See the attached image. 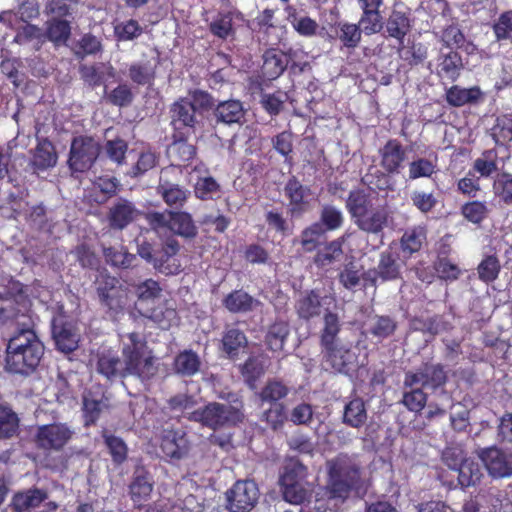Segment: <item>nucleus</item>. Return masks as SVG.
Returning a JSON list of instances; mask_svg holds the SVG:
<instances>
[{"label": "nucleus", "instance_id": "obj_1", "mask_svg": "<svg viewBox=\"0 0 512 512\" xmlns=\"http://www.w3.org/2000/svg\"><path fill=\"white\" fill-rule=\"evenodd\" d=\"M329 485L332 494L343 502L351 492L362 496L367 492L369 478L360 463L347 455H339L328 462Z\"/></svg>", "mask_w": 512, "mask_h": 512}, {"label": "nucleus", "instance_id": "obj_2", "mask_svg": "<svg viewBox=\"0 0 512 512\" xmlns=\"http://www.w3.org/2000/svg\"><path fill=\"white\" fill-rule=\"evenodd\" d=\"M44 345L30 329L19 331L8 341L5 368L16 374H29L40 363Z\"/></svg>", "mask_w": 512, "mask_h": 512}, {"label": "nucleus", "instance_id": "obj_3", "mask_svg": "<svg viewBox=\"0 0 512 512\" xmlns=\"http://www.w3.org/2000/svg\"><path fill=\"white\" fill-rule=\"evenodd\" d=\"M123 374L148 380L157 373V366L152 351L145 339L132 332L121 337Z\"/></svg>", "mask_w": 512, "mask_h": 512}, {"label": "nucleus", "instance_id": "obj_4", "mask_svg": "<svg viewBox=\"0 0 512 512\" xmlns=\"http://www.w3.org/2000/svg\"><path fill=\"white\" fill-rule=\"evenodd\" d=\"M307 468L299 461L290 460L283 468L279 484L284 500L293 505H302L313 492L307 480Z\"/></svg>", "mask_w": 512, "mask_h": 512}, {"label": "nucleus", "instance_id": "obj_5", "mask_svg": "<svg viewBox=\"0 0 512 512\" xmlns=\"http://www.w3.org/2000/svg\"><path fill=\"white\" fill-rule=\"evenodd\" d=\"M189 418L209 428L216 429L240 422L243 414L235 407L213 402L193 411Z\"/></svg>", "mask_w": 512, "mask_h": 512}, {"label": "nucleus", "instance_id": "obj_6", "mask_svg": "<svg viewBox=\"0 0 512 512\" xmlns=\"http://www.w3.org/2000/svg\"><path fill=\"white\" fill-rule=\"evenodd\" d=\"M447 381V373L444 367L438 363H425L408 371L404 378V387L419 386L435 390L442 387Z\"/></svg>", "mask_w": 512, "mask_h": 512}, {"label": "nucleus", "instance_id": "obj_7", "mask_svg": "<svg viewBox=\"0 0 512 512\" xmlns=\"http://www.w3.org/2000/svg\"><path fill=\"white\" fill-rule=\"evenodd\" d=\"M99 154L98 143L89 137H76L70 149L69 166L73 171L83 172L89 169Z\"/></svg>", "mask_w": 512, "mask_h": 512}, {"label": "nucleus", "instance_id": "obj_8", "mask_svg": "<svg viewBox=\"0 0 512 512\" xmlns=\"http://www.w3.org/2000/svg\"><path fill=\"white\" fill-rule=\"evenodd\" d=\"M259 498V490L254 481L245 480L236 482L227 493V500L231 512H249L253 509Z\"/></svg>", "mask_w": 512, "mask_h": 512}, {"label": "nucleus", "instance_id": "obj_9", "mask_svg": "<svg viewBox=\"0 0 512 512\" xmlns=\"http://www.w3.org/2000/svg\"><path fill=\"white\" fill-rule=\"evenodd\" d=\"M74 431L63 423L42 425L36 433V444L45 450L58 451L72 438Z\"/></svg>", "mask_w": 512, "mask_h": 512}, {"label": "nucleus", "instance_id": "obj_10", "mask_svg": "<svg viewBox=\"0 0 512 512\" xmlns=\"http://www.w3.org/2000/svg\"><path fill=\"white\" fill-rule=\"evenodd\" d=\"M479 457L491 477L504 478L512 475V452L490 447L481 450Z\"/></svg>", "mask_w": 512, "mask_h": 512}, {"label": "nucleus", "instance_id": "obj_11", "mask_svg": "<svg viewBox=\"0 0 512 512\" xmlns=\"http://www.w3.org/2000/svg\"><path fill=\"white\" fill-rule=\"evenodd\" d=\"M380 165L389 174H399L406 160V149L396 139H391L379 150Z\"/></svg>", "mask_w": 512, "mask_h": 512}, {"label": "nucleus", "instance_id": "obj_12", "mask_svg": "<svg viewBox=\"0 0 512 512\" xmlns=\"http://www.w3.org/2000/svg\"><path fill=\"white\" fill-rule=\"evenodd\" d=\"M325 350L326 361L335 371L347 374L356 367L355 352L345 346L334 344Z\"/></svg>", "mask_w": 512, "mask_h": 512}, {"label": "nucleus", "instance_id": "obj_13", "mask_svg": "<svg viewBox=\"0 0 512 512\" xmlns=\"http://www.w3.org/2000/svg\"><path fill=\"white\" fill-rule=\"evenodd\" d=\"M160 447L165 456L180 459L188 453L189 442L181 430H164Z\"/></svg>", "mask_w": 512, "mask_h": 512}, {"label": "nucleus", "instance_id": "obj_14", "mask_svg": "<svg viewBox=\"0 0 512 512\" xmlns=\"http://www.w3.org/2000/svg\"><path fill=\"white\" fill-rule=\"evenodd\" d=\"M53 337L59 350L65 353L74 351L78 347L79 332L70 322L55 320L53 323Z\"/></svg>", "mask_w": 512, "mask_h": 512}, {"label": "nucleus", "instance_id": "obj_15", "mask_svg": "<svg viewBox=\"0 0 512 512\" xmlns=\"http://www.w3.org/2000/svg\"><path fill=\"white\" fill-rule=\"evenodd\" d=\"M95 361L97 372L105 376L107 379L124 377L123 362L113 350L106 348L99 350L96 354Z\"/></svg>", "mask_w": 512, "mask_h": 512}, {"label": "nucleus", "instance_id": "obj_16", "mask_svg": "<svg viewBox=\"0 0 512 512\" xmlns=\"http://www.w3.org/2000/svg\"><path fill=\"white\" fill-rule=\"evenodd\" d=\"M462 69V59L457 52L450 50L440 53L436 64V73L440 78L454 82Z\"/></svg>", "mask_w": 512, "mask_h": 512}, {"label": "nucleus", "instance_id": "obj_17", "mask_svg": "<svg viewBox=\"0 0 512 512\" xmlns=\"http://www.w3.org/2000/svg\"><path fill=\"white\" fill-rule=\"evenodd\" d=\"M332 501H340V498L332 494L327 484L326 487H319L317 490H313L302 504L300 512H326L331 509Z\"/></svg>", "mask_w": 512, "mask_h": 512}, {"label": "nucleus", "instance_id": "obj_18", "mask_svg": "<svg viewBox=\"0 0 512 512\" xmlns=\"http://www.w3.org/2000/svg\"><path fill=\"white\" fill-rule=\"evenodd\" d=\"M332 300L328 296L320 298L314 291H311L300 297L296 304V310L299 317L310 319L318 316L321 313L322 307L331 304Z\"/></svg>", "mask_w": 512, "mask_h": 512}, {"label": "nucleus", "instance_id": "obj_19", "mask_svg": "<svg viewBox=\"0 0 512 512\" xmlns=\"http://www.w3.org/2000/svg\"><path fill=\"white\" fill-rule=\"evenodd\" d=\"M139 215V211L127 200H119L109 212L110 226L116 229H123L129 223L134 221Z\"/></svg>", "mask_w": 512, "mask_h": 512}, {"label": "nucleus", "instance_id": "obj_20", "mask_svg": "<svg viewBox=\"0 0 512 512\" xmlns=\"http://www.w3.org/2000/svg\"><path fill=\"white\" fill-rule=\"evenodd\" d=\"M389 212L386 208L380 207L368 210L359 219L355 220L356 225L368 233H379L387 225Z\"/></svg>", "mask_w": 512, "mask_h": 512}, {"label": "nucleus", "instance_id": "obj_21", "mask_svg": "<svg viewBox=\"0 0 512 512\" xmlns=\"http://www.w3.org/2000/svg\"><path fill=\"white\" fill-rule=\"evenodd\" d=\"M172 123L176 128L194 127L197 123V112L188 99H180L171 107Z\"/></svg>", "mask_w": 512, "mask_h": 512}, {"label": "nucleus", "instance_id": "obj_22", "mask_svg": "<svg viewBox=\"0 0 512 512\" xmlns=\"http://www.w3.org/2000/svg\"><path fill=\"white\" fill-rule=\"evenodd\" d=\"M483 93L479 87L461 88L457 85L450 87L446 91L447 102L454 107L474 104L482 99Z\"/></svg>", "mask_w": 512, "mask_h": 512}, {"label": "nucleus", "instance_id": "obj_23", "mask_svg": "<svg viewBox=\"0 0 512 512\" xmlns=\"http://www.w3.org/2000/svg\"><path fill=\"white\" fill-rule=\"evenodd\" d=\"M56 163L57 154L53 144L47 139L39 140L33 154L32 166L38 170H46L54 167Z\"/></svg>", "mask_w": 512, "mask_h": 512}, {"label": "nucleus", "instance_id": "obj_24", "mask_svg": "<svg viewBox=\"0 0 512 512\" xmlns=\"http://www.w3.org/2000/svg\"><path fill=\"white\" fill-rule=\"evenodd\" d=\"M106 407L103 394L100 391L93 392L86 390L83 394V413L85 424L90 425L96 422L100 413Z\"/></svg>", "mask_w": 512, "mask_h": 512}, {"label": "nucleus", "instance_id": "obj_25", "mask_svg": "<svg viewBox=\"0 0 512 512\" xmlns=\"http://www.w3.org/2000/svg\"><path fill=\"white\" fill-rule=\"evenodd\" d=\"M262 66L263 74L269 79L279 77L288 65V57L285 53L271 49L265 52Z\"/></svg>", "mask_w": 512, "mask_h": 512}, {"label": "nucleus", "instance_id": "obj_26", "mask_svg": "<svg viewBox=\"0 0 512 512\" xmlns=\"http://www.w3.org/2000/svg\"><path fill=\"white\" fill-rule=\"evenodd\" d=\"M344 237L338 238L327 243L322 249L318 250L314 258V263L321 268L331 266L339 262L343 257Z\"/></svg>", "mask_w": 512, "mask_h": 512}, {"label": "nucleus", "instance_id": "obj_27", "mask_svg": "<svg viewBox=\"0 0 512 512\" xmlns=\"http://www.w3.org/2000/svg\"><path fill=\"white\" fill-rule=\"evenodd\" d=\"M244 108L238 100H228L218 104L215 116L218 121L225 124L241 123L244 119Z\"/></svg>", "mask_w": 512, "mask_h": 512}, {"label": "nucleus", "instance_id": "obj_28", "mask_svg": "<svg viewBox=\"0 0 512 512\" xmlns=\"http://www.w3.org/2000/svg\"><path fill=\"white\" fill-rule=\"evenodd\" d=\"M82 79L90 86L104 84L108 79L114 77V69L111 65L99 63L92 66H82L80 68Z\"/></svg>", "mask_w": 512, "mask_h": 512}, {"label": "nucleus", "instance_id": "obj_29", "mask_svg": "<svg viewBox=\"0 0 512 512\" xmlns=\"http://www.w3.org/2000/svg\"><path fill=\"white\" fill-rule=\"evenodd\" d=\"M71 34L68 20L52 17L46 23L45 41L49 40L55 45L65 44Z\"/></svg>", "mask_w": 512, "mask_h": 512}, {"label": "nucleus", "instance_id": "obj_30", "mask_svg": "<svg viewBox=\"0 0 512 512\" xmlns=\"http://www.w3.org/2000/svg\"><path fill=\"white\" fill-rule=\"evenodd\" d=\"M223 303L224 306L233 313L251 311L259 304L257 300L241 290H236L228 294Z\"/></svg>", "mask_w": 512, "mask_h": 512}, {"label": "nucleus", "instance_id": "obj_31", "mask_svg": "<svg viewBox=\"0 0 512 512\" xmlns=\"http://www.w3.org/2000/svg\"><path fill=\"white\" fill-rule=\"evenodd\" d=\"M47 495L40 489H30L17 493L13 497L12 505L17 512H26L32 508L39 506Z\"/></svg>", "mask_w": 512, "mask_h": 512}, {"label": "nucleus", "instance_id": "obj_32", "mask_svg": "<svg viewBox=\"0 0 512 512\" xmlns=\"http://www.w3.org/2000/svg\"><path fill=\"white\" fill-rule=\"evenodd\" d=\"M367 420V412L364 401L355 398L345 405L343 421L351 427L358 428Z\"/></svg>", "mask_w": 512, "mask_h": 512}, {"label": "nucleus", "instance_id": "obj_33", "mask_svg": "<svg viewBox=\"0 0 512 512\" xmlns=\"http://www.w3.org/2000/svg\"><path fill=\"white\" fill-rule=\"evenodd\" d=\"M138 254L147 262L152 263L154 268L164 274H176L179 272V265L173 260L172 264L165 265L162 258H156L151 244L143 241L138 244Z\"/></svg>", "mask_w": 512, "mask_h": 512}, {"label": "nucleus", "instance_id": "obj_34", "mask_svg": "<svg viewBox=\"0 0 512 512\" xmlns=\"http://www.w3.org/2000/svg\"><path fill=\"white\" fill-rule=\"evenodd\" d=\"M289 324L285 321H276L268 329L266 344L272 351H281L289 335Z\"/></svg>", "mask_w": 512, "mask_h": 512}, {"label": "nucleus", "instance_id": "obj_35", "mask_svg": "<svg viewBox=\"0 0 512 512\" xmlns=\"http://www.w3.org/2000/svg\"><path fill=\"white\" fill-rule=\"evenodd\" d=\"M170 231L187 238L195 237L197 234L192 217L186 212H172Z\"/></svg>", "mask_w": 512, "mask_h": 512}, {"label": "nucleus", "instance_id": "obj_36", "mask_svg": "<svg viewBox=\"0 0 512 512\" xmlns=\"http://www.w3.org/2000/svg\"><path fill=\"white\" fill-rule=\"evenodd\" d=\"M158 192L167 205L176 207L182 206L189 195V192L178 184L169 182H161L158 186Z\"/></svg>", "mask_w": 512, "mask_h": 512}, {"label": "nucleus", "instance_id": "obj_37", "mask_svg": "<svg viewBox=\"0 0 512 512\" xmlns=\"http://www.w3.org/2000/svg\"><path fill=\"white\" fill-rule=\"evenodd\" d=\"M152 492V482L144 470H136L134 480L130 485V493L135 502L146 500Z\"/></svg>", "mask_w": 512, "mask_h": 512}, {"label": "nucleus", "instance_id": "obj_38", "mask_svg": "<svg viewBox=\"0 0 512 512\" xmlns=\"http://www.w3.org/2000/svg\"><path fill=\"white\" fill-rule=\"evenodd\" d=\"M337 38L347 48H355L361 40V29L357 24L339 22L335 28Z\"/></svg>", "mask_w": 512, "mask_h": 512}, {"label": "nucleus", "instance_id": "obj_39", "mask_svg": "<svg viewBox=\"0 0 512 512\" xmlns=\"http://www.w3.org/2000/svg\"><path fill=\"white\" fill-rule=\"evenodd\" d=\"M373 275H378L383 280L396 279L399 275V265L390 253H381L378 267L375 271H369L368 277L374 280Z\"/></svg>", "mask_w": 512, "mask_h": 512}, {"label": "nucleus", "instance_id": "obj_40", "mask_svg": "<svg viewBox=\"0 0 512 512\" xmlns=\"http://www.w3.org/2000/svg\"><path fill=\"white\" fill-rule=\"evenodd\" d=\"M386 29L390 37L402 42L410 30V22L406 15L399 11H393L388 18Z\"/></svg>", "mask_w": 512, "mask_h": 512}, {"label": "nucleus", "instance_id": "obj_41", "mask_svg": "<svg viewBox=\"0 0 512 512\" xmlns=\"http://www.w3.org/2000/svg\"><path fill=\"white\" fill-rule=\"evenodd\" d=\"M285 194L290 199L292 210L295 211L306 203V199L310 196V189L295 178H291L285 186Z\"/></svg>", "mask_w": 512, "mask_h": 512}, {"label": "nucleus", "instance_id": "obj_42", "mask_svg": "<svg viewBox=\"0 0 512 512\" xmlns=\"http://www.w3.org/2000/svg\"><path fill=\"white\" fill-rule=\"evenodd\" d=\"M266 363L262 357L249 358L242 367V374L251 389L256 388L257 380L264 374Z\"/></svg>", "mask_w": 512, "mask_h": 512}, {"label": "nucleus", "instance_id": "obj_43", "mask_svg": "<svg viewBox=\"0 0 512 512\" xmlns=\"http://www.w3.org/2000/svg\"><path fill=\"white\" fill-rule=\"evenodd\" d=\"M436 160L427 158H417L408 165V180H416L418 178H429L436 171Z\"/></svg>", "mask_w": 512, "mask_h": 512}, {"label": "nucleus", "instance_id": "obj_44", "mask_svg": "<svg viewBox=\"0 0 512 512\" xmlns=\"http://www.w3.org/2000/svg\"><path fill=\"white\" fill-rule=\"evenodd\" d=\"M39 15V8L37 2L35 0H26L24 1L18 8L16 13H12L10 11L2 12L0 14V20L3 22H9L11 26L12 17H19L23 22H28L29 20L36 18Z\"/></svg>", "mask_w": 512, "mask_h": 512}, {"label": "nucleus", "instance_id": "obj_45", "mask_svg": "<svg viewBox=\"0 0 512 512\" xmlns=\"http://www.w3.org/2000/svg\"><path fill=\"white\" fill-rule=\"evenodd\" d=\"M224 351L230 356L234 357L241 348L247 344V338L244 333L237 328H229L222 338Z\"/></svg>", "mask_w": 512, "mask_h": 512}, {"label": "nucleus", "instance_id": "obj_46", "mask_svg": "<svg viewBox=\"0 0 512 512\" xmlns=\"http://www.w3.org/2000/svg\"><path fill=\"white\" fill-rule=\"evenodd\" d=\"M174 367L177 373L191 376L198 372L200 360L196 353L184 351L175 358Z\"/></svg>", "mask_w": 512, "mask_h": 512}, {"label": "nucleus", "instance_id": "obj_47", "mask_svg": "<svg viewBox=\"0 0 512 512\" xmlns=\"http://www.w3.org/2000/svg\"><path fill=\"white\" fill-rule=\"evenodd\" d=\"M456 471L458 473L459 484L462 487L475 485L482 476L478 463L470 459L465 460Z\"/></svg>", "mask_w": 512, "mask_h": 512}, {"label": "nucleus", "instance_id": "obj_48", "mask_svg": "<svg viewBox=\"0 0 512 512\" xmlns=\"http://www.w3.org/2000/svg\"><path fill=\"white\" fill-rule=\"evenodd\" d=\"M474 170L482 177H489L498 170V153L495 149H490L474 161Z\"/></svg>", "mask_w": 512, "mask_h": 512}, {"label": "nucleus", "instance_id": "obj_49", "mask_svg": "<svg viewBox=\"0 0 512 512\" xmlns=\"http://www.w3.org/2000/svg\"><path fill=\"white\" fill-rule=\"evenodd\" d=\"M359 26L365 35H373L380 32L383 27V17L380 10L362 11Z\"/></svg>", "mask_w": 512, "mask_h": 512}, {"label": "nucleus", "instance_id": "obj_50", "mask_svg": "<svg viewBox=\"0 0 512 512\" xmlns=\"http://www.w3.org/2000/svg\"><path fill=\"white\" fill-rule=\"evenodd\" d=\"M409 388L410 390L403 394L402 403L409 411L419 413L427 403V395L419 386Z\"/></svg>", "mask_w": 512, "mask_h": 512}, {"label": "nucleus", "instance_id": "obj_51", "mask_svg": "<svg viewBox=\"0 0 512 512\" xmlns=\"http://www.w3.org/2000/svg\"><path fill=\"white\" fill-rule=\"evenodd\" d=\"M169 154L176 165H184L196 154L195 147L186 141H175L169 148Z\"/></svg>", "mask_w": 512, "mask_h": 512}, {"label": "nucleus", "instance_id": "obj_52", "mask_svg": "<svg viewBox=\"0 0 512 512\" xmlns=\"http://www.w3.org/2000/svg\"><path fill=\"white\" fill-rule=\"evenodd\" d=\"M340 331L339 318L334 313H327L324 316V328L322 331L321 342L322 345L330 347L331 345L337 344L336 336Z\"/></svg>", "mask_w": 512, "mask_h": 512}, {"label": "nucleus", "instance_id": "obj_53", "mask_svg": "<svg viewBox=\"0 0 512 512\" xmlns=\"http://www.w3.org/2000/svg\"><path fill=\"white\" fill-rule=\"evenodd\" d=\"M128 293L119 283L112 291L100 300L101 304L111 311H119L127 304Z\"/></svg>", "mask_w": 512, "mask_h": 512}, {"label": "nucleus", "instance_id": "obj_54", "mask_svg": "<svg viewBox=\"0 0 512 512\" xmlns=\"http://www.w3.org/2000/svg\"><path fill=\"white\" fill-rule=\"evenodd\" d=\"M104 256L108 263H110L112 266L120 268H128L132 265L135 259V256L128 253L123 247L105 248Z\"/></svg>", "mask_w": 512, "mask_h": 512}, {"label": "nucleus", "instance_id": "obj_55", "mask_svg": "<svg viewBox=\"0 0 512 512\" xmlns=\"http://www.w3.org/2000/svg\"><path fill=\"white\" fill-rule=\"evenodd\" d=\"M426 239L425 229L416 227L408 230L402 236L401 244L404 251L414 253L420 250L424 240Z\"/></svg>", "mask_w": 512, "mask_h": 512}, {"label": "nucleus", "instance_id": "obj_56", "mask_svg": "<svg viewBox=\"0 0 512 512\" xmlns=\"http://www.w3.org/2000/svg\"><path fill=\"white\" fill-rule=\"evenodd\" d=\"M17 427L16 414L8 407L0 406V439L12 437Z\"/></svg>", "mask_w": 512, "mask_h": 512}, {"label": "nucleus", "instance_id": "obj_57", "mask_svg": "<svg viewBox=\"0 0 512 512\" xmlns=\"http://www.w3.org/2000/svg\"><path fill=\"white\" fill-rule=\"evenodd\" d=\"M368 198L359 190L352 191L347 199L346 207L352 217L357 220L368 211Z\"/></svg>", "mask_w": 512, "mask_h": 512}, {"label": "nucleus", "instance_id": "obj_58", "mask_svg": "<svg viewBox=\"0 0 512 512\" xmlns=\"http://www.w3.org/2000/svg\"><path fill=\"white\" fill-rule=\"evenodd\" d=\"M396 328V323L387 316H376L372 319L369 331L370 333L379 338H387L393 334Z\"/></svg>", "mask_w": 512, "mask_h": 512}, {"label": "nucleus", "instance_id": "obj_59", "mask_svg": "<svg viewBox=\"0 0 512 512\" xmlns=\"http://www.w3.org/2000/svg\"><path fill=\"white\" fill-rule=\"evenodd\" d=\"M104 442L116 463H122L127 457V446L124 441L108 432L103 433Z\"/></svg>", "mask_w": 512, "mask_h": 512}, {"label": "nucleus", "instance_id": "obj_60", "mask_svg": "<svg viewBox=\"0 0 512 512\" xmlns=\"http://www.w3.org/2000/svg\"><path fill=\"white\" fill-rule=\"evenodd\" d=\"M500 272V263L495 256L485 257L478 265L479 278L484 282L494 281Z\"/></svg>", "mask_w": 512, "mask_h": 512}, {"label": "nucleus", "instance_id": "obj_61", "mask_svg": "<svg viewBox=\"0 0 512 512\" xmlns=\"http://www.w3.org/2000/svg\"><path fill=\"white\" fill-rule=\"evenodd\" d=\"M287 98V94L282 91L266 93L261 97V104L269 114L277 115L282 110Z\"/></svg>", "mask_w": 512, "mask_h": 512}, {"label": "nucleus", "instance_id": "obj_62", "mask_svg": "<svg viewBox=\"0 0 512 512\" xmlns=\"http://www.w3.org/2000/svg\"><path fill=\"white\" fill-rule=\"evenodd\" d=\"M162 329L170 328L177 320V313L171 307H157L151 311L149 316Z\"/></svg>", "mask_w": 512, "mask_h": 512}, {"label": "nucleus", "instance_id": "obj_63", "mask_svg": "<svg viewBox=\"0 0 512 512\" xmlns=\"http://www.w3.org/2000/svg\"><path fill=\"white\" fill-rule=\"evenodd\" d=\"M133 287L138 299L142 301L154 300L160 296L162 291L158 282L152 279H147Z\"/></svg>", "mask_w": 512, "mask_h": 512}, {"label": "nucleus", "instance_id": "obj_64", "mask_svg": "<svg viewBox=\"0 0 512 512\" xmlns=\"http://www.w3.org/2000/svg\"><path fill=\"white\" fill-rule=\"evenodd\" d=\"M495 36L498 40L512 37V10L502 13L493 25Z\"/></svg>", "mask_w": 512, "mask_h": 512}]
</instances>
